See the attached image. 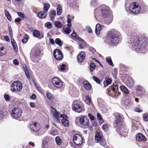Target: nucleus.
<instances>
[{"mask_svg": "<svg viewBox=\"0 0 148 148\" xmlns=\"http://www.w3.org/2000/svg\"><path fill=\"white\" fill-rule=\"evenodd\" d=\"M28 40V38L27 37V36L23 38L22 40V42L23 43H26Z\"/></svg>", "mask_w": 148, "mask_h": 148, "instance_id": "obj_58", "label": "nucleus"}, {"mask_svg": "<svg viewBox=\"0 0 148 148\" xmlns=\"http://www.w3.org/2000/svg\"><path fill=\"white\" fill-rule=\"evenodd\" d=\"M106 60L108 64L112 66H114V64L113 63L112 61L111 60V58L110 57H107L106 58Z\"/></svg>", "mask_w": 148, "mask_h": 148, "instance_id": "obj_36", "label": "nucleus"}, {"mask_svg": "<svg viewBox=\"0 0 148 148\" xmlns=\"http://www.w3.org/2000/svg\"><path fill=\"white\" fill-rule=\"evenodd\" d=\"M6 53V52L4 50V47L3 46L0 44V56L4 55Z\"/></svg>", "mask_w": 148, "mask_h": 148, "instance_id": "obj_27", "label": "nucleus"}, {"mask_svg": "<svg viewBox=\"0 0 148 148\" xmlns=\"http://www.w3.org/2000/svg\"><path fill=\"white\" fill-rule=\"evenodd\" d=\"M118 84L117 83L115 82L113 83V90L115 92L118 91Z\"/></svg>", "mask_w": 148, "mask_h": 148, "instance_id": "obj_29", "label": "nucleus"}, {"mask_svg": "<svg viewBox=\"0 0 148 148\" xmlns=\"http://www.w3.org/2000/svg\"><path fill=\"white\" fill-rule=\"evenodd\" d=\"M50 8V5L47 3H45L44 4L43 7L44 11L47 13Z\"/></svg>", "mask_w": 148, "mask_h": 148, "instance_id": "obj_32", "label": "nucleus"}, {"mask_svg": "<svg viewBox=\"0 0 148 148\" xmlns=\"http://www.w3.org/2000/svg\"><path fill=\"white\" fill-rule=\"evenodd\" d=\"M71 35L73 37L77 39L79 41L81 42L79 43V48L81 49L84 48L86 45V42L84 41L83 39L77 36L75 32L72 33Z\"/></svg>", "mask_w": 148, "mask_h": 148, "instance_id": "obj_10", "label": "nucleus"}, {"mask_svg": "<svg viewBox=\"0 0 148 148\" xmlns=\"http://www.w3.org/2000/svg\"><path fill=\"white\" fill-rule=\"evenodd\" d=\"M57 14L58 15H60L62 12V9L60 5L58 4L57 8Z\"/></svg>", "mask_w": 148, "mask_h": 148, "instance_id": "obj_30", "label": "nucleus"}, {"mask_svg": "<svg viewBox=\"0 0 148 148\" xmlns=\"http://www.w3.org/2000/svg\"><path fill=\"white\" fill-rule=\"evenodd\" d=\"M4 97L5 100L6 101H9L10 99V96L8 95L5 94L4 95Z\"/></svg>", "mask_w": 148, "mask_h": 148, "instance_id": "obj_51", "label": "nucleus"}, {"mask_svg": "<svg viewBox=\"0 0 148 148\" xmlns=\"http://www.w3.org/2000/svg\"><path fill=\"white\" fill-rule=\"evenodd\" d=\"M66 67V65L65 64H63L61 65L60 66V69L61 71H64L65 70Z\"/></svg>", "mask_w": 148, "mask_h": 148, "instance_id": "obj_60", "label": "nucleus"}, {"mask_svg": "<svg viewBox=\"0 0 148 148\" xmlns=\"http://www.w3.org/2000/svg\"><path fill=\"white\" fill-rule=\"evenodd\" d=\"M112 80L110 78L107 79L106 80V82H104L103 84L104 85V87H105L106 86L109 85L111 84L112 83Z\"/></svg>", "mask_w": 148, "mask_h": 148, "instance_id": "obj_35", "label": "nucleus"}, {"mask_svg": "<svg viewBox=\"0 0 148 148\" xmlns=\"http://www.w3.org/2000/svg\"><path fill=\"white\" fill-rule=\"evenodd\" d=\"M79 121L80 123L83 125H86L88 123V120L87 117L85 116H82L79 118Z\"/></svg>", "mask_w": 148, "mask_h": 148, "instance_id": "obj_14", "label": "nucleus"}, {"mask_svg": "<svg viewBox=\"0 0 148 148\" xmlns=\"http://www.w3.org/2000/svg\"><path fill=\"white\" fill-rule=\"evenodd\" d=\"M143 119L145 121H148V114H145L143 116Z\"/></svg>", "mask_w": 148, "mask_h": 148, "instance_id": "obj_53", "label": "nucleus"}, {"mask_svg": "<svg viewBox=\"0 0 148 148\" xmlns=\"http://www.w3.org/2000/svg\"><path fill=\"white\" fill-rule=\"evenodd\" d=\"M34 36L39 39H41L43 38L44 35L42 34H40V32L38 30L34 31L33 32Z\"/></svg>", "mask_w": 148, "mask_h": 148, "instance_id": "obj_22", "label": "nucleus"}, {"mask_svg": "<svg viewBox=\"0 0 148 148\" xmlns=\"http://www.w3.org/2000/svg\"><path fill=\"white\" fill-rule=\"evenodd\" d=\"M56 12L55 11H52L50 13L49 16L51 19H53L55 17Z\"/></svg>", "mask_w": 148, "mask_h": 148, "instance_id": "obj_33", "label": "nucleus"}, {"mask_svg": "<svg viewBox=\"0 0 148 148\" xmlns=\"http://www.w3.org/2000/svg\"><path fill=\"white\" fill-rule=\"evenodd\" d=\"M99 142L100 144L103 146H104L106 144V141L104 138L101 139V140Z\"/></svg>", "mask_w": 148, "mask_h": 148, "instance_id": "obj_40", "label": "nucleus"}, {"mask_svg": "<svg viewBox=\"0 0 148 148\" xmlns=\"http://www.w3.org/2000/svg\"><path fill=\"white\" fill-rule=\"evenodd\" d=\"M123 103L125 106H129L130 104V101L129 100L125 99Z\"/></svg>", "mask_w": 148, "mask_h": 148, "instance_id": "obj_45", "label": "nucleus"}, {"mask_svg": "<svg viewBox=\"0 0 148 148\" xmlns=\"http://www.w3.org/2000/svg\"><path fill=\"white\" fill-rule=\"evenodd\" d=\"M91 99L88 97H86V99L85 100V103L88 105H89L91 103Z\"/></svg>", "mask_w": 148, "mask_h": 148, "instance_id": "obj_44", "label": "nucleus"}, {"mask_svg": "<svg viewBox=\"0 0 148 148\" xmlns=\"http://www.w3.org/2000/svg\"><path fill=\"white\" fill-rule=\"evenodd\" d=\"M13 63L15 65H18L19 64L18 61L16 59H14L13 60Z\"/></svg>", "mask_w": 148, "mask_h": 148, "instance_id": "obj_56", "label": "nucleus"}, {"mask_svg": "<svg viewBox=\"0 0 148 148\" xmlns=\"http://www.w3.org/2000/svg\"><path fill=\"white\" fill-rule=\"evenodd\" d=\"M22 112L20 108H15L12 110L11 116L13 118L17 119L21 117Z\"/></svg>", "mask_w": 148, "mask_h": 148, "instance_id": "obj_6", "label": "nucleus"}, {"mask_svg": "<svg viewBox=\"0 0 148 148\" xmlns=\"http://www.w3.org/2000/svg\"><path fill=\"white\" fill-rule=\"evenodd\" d=\"M103 27V26L98 23L96 25L95 32L97 35H98L100 34V32L102 29Z\"/></svg>", "mask_w": 148, "mask_h": 148, "instance_id": "obj_21", "label": "nucleus"}, {"mask_svg": "<svg viewBox=\"0 0 148 148\" xmlns=\"http://www.w3.org/2000/svg\"><path fill=\"white\" fill-rule=\"evenodd\" d=\"M88 116L91 120H93L94 119V116L90 114H88Z\"/></svg>", "mask_w": 148, "mask_h": 148, "instance_id": "obj_61", "label": "nucleus"}, {"mask_svg": "<svg viewBox=\"0 0 148 148\" xmlns=\"http://www.w3.org/2000/svg\"><path fill=\"white\" fill-rule=\"evenodd\" d=\"M102 128L103 130L105 131H108V126L107 125H103L102 126Z\"/></svg>", "mask_w": 148, "mask_h": 148, "instance_id": "obj_48", "label": "nucleus"}, {"mask_svg": "<svg viewBox=\"0 0 148 148\" xmlns=\"http://www.w3.org/2000/svg\"><path fill=\"white\" fill-rule=\"evenodd\" d=\"M134 110L135 112H140L142 111L140 110V109L139 108H138L137 107L135 108H134Z\"/></svg>", "mask_w": 148, "mask_h": 148, "instance_id": "obj_59", "label": "nucleus"}, {"mask_svg": "<svg viewBox=\"0 0 148 148\" xmlns=\"http://www.w3.org/2000/svg\"><path fill=\"white\" fill-rule=\"evenodd\" d=\"M108 11V7L104 5H101L99 7L96 9L95 12V16L97 18L96 16H97L98 13L100 14L101 13L103 16H106Z\"/></svg>", "mask_w": 148, "mask_h": 148, "instance_id": "obj_3", "label": "nucleus"}, {"mask_svg": "<svg viewBox=\"0 0 148 148\" xmlns=\"http://www.w3.org/2000/svg\"><path fill=\"white\" fill-rule=\"evenodd\" d=\"M84 86L85 88L88 90H90L91 88V84L87 81H85L84 82Z\"/></svg>", "mask_w": 148, "mask_h": 148, "instance_id": "obj_26", "label": "nucleus"}, {"mask_svg": "<svg viewBox=\"0 0 148 148\" xmlns=\"http://www.w3.org/2000/svg\"><path fill=\"white\" fill-rule=\"evenodd\" d=\"M47 98L50 100L52 99L53 98L51 95L50 93H47Z\"/></svg>", "mask_w": 148, "mask_h": 148, "instance_id": "obj_50", "label": "nucleus"}, {"mask_svg": "<svg viewBox=\"0 0 148 148\" xmlns=\"http://www.w3.org/2000/svg\"><path fill=\"white\" fill-rule=\"evenodd\" d=\"M109 40L112 43H118L119 41L118 35L113 31H109L108 34Z\"/></svg>", "mask_w": 148, "mask_h": 148, "instance_id": "obj_4", "label": "nucleus"}, {"mask_svg": "<svg viewBox=\"0 0 148 148\" xmlns=\"http://www.w3.org/2000/svg\"><path fill=\"white\" fill-rule=\"evenodd\" d=\"M111 18L109 19L108 18H107L106 20V22L108 24L110 23L112 21V16H110Z\"/></svg>", "mask_w": 148, "mask_h": 148, "instance_id": "obj_49", "label": "nucleus"}, {"mask_svg": "<svg viewBox=\"0 0 148 148\" xmlns=\"http://www.w3.org/2000/svg\"><path fill=\"white\" fill-rule=\"evenodd\" d=\"M47 15V13L44 11L40 12L37 14V16L40 18H45Z\"/></svg>", "mask_w": 148, "mask_h": 148, "instance_id": "obj_25", "label": "nucleus"}, {"mask_svg": "<svg viewBox=\"0 0 148 148\" xmlns=\"http://www.w3.org/2000/svg\"><path fill=\"white\" fill-rule=\"evenodd\" d=\"M45 27L48 29H50L52 28L53 25L52 23L50 22H47L45 24Z\"/></svg>", "mask_w": 148, "mask_h": 148, "instance_id": "obj_37", "label": "nucleus"}, {"mask_svg": "<svg viewBox=\"0 0 148 148\" xmlns=\"http://www.w3.org/2000/svg\"><path fill=\"white\" fill-rule=\"evenodd\" d=\"M60 118H62L61 122L62 124L65 126H69V122L67 119V116L64 114L61 115Z\"/></svg>", "mask_w": 148, "mask_h": 148, "instance_id": "obj_15", "label": "nucleus"}, {"mask_svg": "<svg viewBox=\"0 0 148 148\" xmlns=\"http://www.w3.org/2000/svg\"><path fill=\"white\" fill-rule=\"evenodd\" d=\"M90 67L91 71H92L95 68V65L94 63H92L90 64Z\"/></svg>", "mask_w": 148, "mask_h": 148, "instance_id": "obj_43", "label": "nucleus"}, {"mask_svg": "<svg viewBox=\"0 0 148 148\" xmlns=\"http://www.w3.org/2000/svg\"><path fill=\"white\" fill-rule=\"evenodd\" d=\"M4 114L3 112L0 110V119H2L4 117Z\"/></svg>", "mask_w": 148, "mask_h": 148, "instance_id": "obj_55", "label": "nucleus"}, {"mask_svg": "<svg viewBox=\"0 0 148 148\" xmlns=\"http://www.w3.org/2000/svg\"><path fill=\"white\" fill-rule=\"evenodd\" d=\"M73 140L74 143L77 146L81 145L83 142L82 136L78 134L74 135L73 137Z\"/></svg>", "mask_w": 148, "mask_h": 148, "instance_id": "obj_8", "label": "nucleus"}, {"mask_svg": "<svg viewBox=\"0 0 148 148\" xmlns=\"http://www.w3.org/2000/svg\"><path fill=\"white\" fill-rule=\"evenodd\" d=\"M40 51L38 49H36L34 51H32L30 55V58L32 61L34 62L38 61L39 59L38 58L39 56Z\"/></svg>", "mask_w": 148, "mask_h": 148, "instance_id": "obj_7", "label": "nucleus"}, {"mask_svg": "<svg viewBox=\"0 0 148 148\" xmlns=\"http://www.w3.org/2000/svg\"><path fill=\"white\" fill-rule=\"evenodd\" d=\"M114 116L115 117V121L114 124V126L116 127H118L116 125H118L119 124L120 125V123L122 120V118L121 117L120 114L119 113H116L115 114Z\"/></svg>", "mask_w": 148, "mask_h": 148, "instance_id": "obj_13", "label": "nucleus"}, {"mask_svg": "<svg viewBox=\"0 0 148 148\" xmlns=\"http://www.w3.org/2000/svg\"><path fill=\"white\" fill-rule=\"evenodd\" d=\"M103 138L101 136L99 133L97 132L95 136V141L96 143H98Z\"/></svg>", "mask_w": 148, "mask_h": 148, "instance_id": "obj_24", "label": "nucleus"}, {"mask_svg": "<svg viewBox=\"0 0 148 148\" xmlns=\"http://www.w3.org/2000/svg\"><path fill=\"white\" fill-rule=\"evenodd\" d=\"M130 42L132 43V47L136 51L137 49H144V41L145 40L141 39L137 37L133 36L131 37L130 39Z\"/></svg>", "mask_w": 148, "mask_h": 148, "instance_id": "obj_1", "label": "nucleus"}, {"mask_svg": "<svg viewBox=\"0 0 148 148\" xmlns=\"http://www.w3.org/2000/svg\"><path fill=\"white\" fill-rule=\"evenodd\" d=\"M51 112L54 117H55L58 121H59V112L53 107H51Z\"/></svg>", "mask_w": 148, "mask_h": 148, "instance_id": "obj_19", "label": "nucleus"}, {"mask_svg": "<svg viewBox=\"0 0 148 148\" xmlns=\"http://www.w3.org/2000/svg\"><path fill=\"white\" fill-rule=\"evenodd\" d=\"M53 54L54 58L57 60H61L63 58L62 54L60 49L54 50L53 51Z\"/></svg>", "mask_w": 148, "mask_h": 148, "instance_id": "obj_11", "label": "nucleus"}, {"mask_svg": "<svg viewBox=\"0 0 148 148\" xmlns=\"http://www.w3.org/2000/svg\"><path fill=\"white\" fill-rule=\"evenodd\" d=\"M129 84L130 85V87L133 86L134 84V83L132 80H131L129 82H128V84Z\"/></svg>", "mask_w": 148, "mask_h": 148, "instance_id": "obj_62", "label": "nucleus"}, {"mask_svg": "<svg viewBox=\"0 0 148 148\" xmlns=\"http://www.w3.org/2000/svg\"><path fill=\"white\" fill-rule=\"evenodd\" d=\"M120 88L121 90L125 93L127 94L129 93V91L127 88L124 86H120Z\"/></svg>", "mask_w": 148, "mask_h": 148, "instance_id": "obj_28", "label": "nucleus"}, {"mask_svg": "<svg viewBox=\"0 0 148 148\" xmlns=\"http://www.w3.org/2000/svg\"><path fill=\"white\" fill-rule=\"evenodd\" d=\"M120 134L121 135L123 136L124 137L127 136V130L125 129L123 126H121V128H118Z\"/></svg>", "mask_w": 148, "mask_h": 148, "instance_id": "obj_18", "label": "nucleus"}, {"mask_svg": "<svg viewBox=\"0 0 148 148\" xmlns=\"http://www.w3.org/2000/svg\"><path fill=\"white\" fill-rule=\"evenodd\" d=\"M5 13L8 19L10 21L12 20V17L9 13L7 10H5Z\"/></svg>", "mask_w": 148, "mask_h": 148, "instance_id": "obj_38", "label": "nucleus"}, {"mask_svg": "<svg viewBox=\"0 0 148 148\" xmlns=\"http://www.w3.org/2000/svg\"><path fill=\"white\" fill-rule=\"evenodd\" d=\"M67 23L69 24L68 25V26L69 27H70L71 25V20L69 18H68L67 19Z\"/></svg>", "mask_w": 148, "mask_h": 148, "instance_id": "obj_57", "label": "nucleus"}, {"mask_svg": "<svg viewBox=\"0 0 148 148\" xmlns=\"http://www.w3.org/2000/svg\"><path fill=\"white\" fill-rule=\"evenodd\" d=\"M145 136L142 133H139L136 136V140L140 142L143 140L144 139Z\"/></svg>", "mask_w": 148, "mask_h": 148, "instance_id": "obj_23", "label": "nucleus"}, {"mask_svg": "<svg viewBox=\"0 0 148 148\" xmlns=\"http://www.w3.org/2000/svg\"><path fill=\"white\" fill-rule=\"evenodd\" d=\"M92 79L94 81H95L97 84H99L100 83V80L97 77L93 76L92 77Z\"/></svg>", "mask_w": 148, "mask_h": 148, "instance_id": "obj_46", "label": "nucleus"}, {"mask_svg": "<svg viewBox=\"0 0 148 148\" xmlns=\"http://www.w3.org/2000/svg\"><path fill=\"white\" fill-rule=\"evenodd\" d=\"M129 11L135 14L138 13L141 10L139 5L136 3H132L130 4L129 7Z\"/></svg>", "mask_w": 148, "mask_h": 148, "instance_id": "obj_5", "label": "nucleus"}, {"mask_svg": "<svg viewBox=\"0 0 148 148\" xmlns=\"http://www.w3.org/2000/svg\"><path fill=\"white\" fill-rule=\"evenodd\" d=\"M55 27L58 28H60L62 26V24L60 22L56 21L55 22Z\"/></svg>", "mask_w": 148, "mask_h": 148, "instance_id": "obj_34", "label": "nucleus"}, {"mask_svg": "<svg viewBox=\"0 0 148 148\" xmlns=\"http://www.w3.org/2000/svg\"><path fill=\"white\" fill-rule=\"evenodd\" d=\"M72 108L74 110L79 113L81 112L82 110V108L81 106L77 103L74 104Z\"/></svg>", "mask_w": 148, "mask_h": 148, "instance_id": "obj_17", "label": "nucleus"}, {"mask_svg": "<svg viewBox=\"0 0 148 148\" xmlns=\"http://www.w3.org/2000/svg\"><path fill=\"white\" fill-rule=\"evenodd\" d=\"M24 71L27 79L29 81L30 83H31V81H32L35 87H38V84L36 83V81L34 79L30 78L29 74L27 70L24 69Z\"/></svg>", "mask_w": 148, "mask_h": 148, "instance_id": "obj_12", "label": "nucleus"}, {"mask_svg": "<svg viewBox=\"0 0 148 148\" xmlns=\"http://www.w3.org/2000/svg\"><path fill=\"white\" fill-rule=\"evenodd\" d=\"M55 42L58 45L60 46H62L63 42L61 40L58 38H57L55 40Z\"/></svg>", "mask_w": 148, "mask_h": 148, "instance_id": "obj_39", "label": "nucleus"}, {"mask_svg": "<svg viewBox=\"0 0 148 148\" xmlns=\"http://www.w3.org/2000/svg\"><path fill=\"white\" fill-rule=\"evenodd\" d=\"M31 129L33 131L38 132L40 129V126L39 124L35 122L30 125Z\"/></svg>", "mask_w": 148, "mask_h": 148, "instance_id": "obj_16", "label": "nucleus"}, {"mask_svg": "<svg viewBox=\"0 0 148 148\" xmlns=\"http://www.w3.org/2000/svg\"><path fill=\"white\" fill-rule=\"evenodd\" d=\"M17 14L19 16L21 17L22 18H24L25 17V15L23 14H22L21 12H17Z\"/></svg>", "mask_w": 148, "mask_h": 148, "instance_id": "obj_54", "label": "nucleus"}, {"mask_svg": "<svg viewBox=\"0 0 148 148\" xmlns=\"http://www.w3.org/2000/svg\"><path fill=\"white\" fill-rule=\"evenodd\" d=\"M86 29L88 33H92L93 32L90 27L88 25L86 27Z\"/></svg>", "mask_w": 148, "mask_h": 148, "instance_id": "obj_41", "label": "nucleus"}, {"mask_svg": "<svg viewBox=\"0 0 148 148\" xmlns=\"http://www.w3.org/2000/svg\"><path fill=\"white\" fill-rule=\"evenodd\" d=\"M11 90L12 92H19L23 88L22 83L19 81H15L11 85Z\"/></svg>", "mask_w": 148, "mask_h": 148, "instance_id": "obj_2", "label": "nucleus"}, {"mask_svg": "<svg viewBox=\"0 0 148 148\" xmlns=\"http://www.w3.org/2000/svg\"><path fill=\"white\" fill-rule=\"evenodd\" d=\"M51 134L52 135L55 136L58 135V132L57 130H55L52 131Z\"/></svg>", "mask_w": 148, "mask_h": 148, "instance_id": "obj_52", "label": "nucleus"}, {"mask_svg": "<svg viewBox=\"0 0 148 148\" xmlns=\"http://www.w3.org/2000/svg\"><path fill=\"white\" fill-rule=\"evenodd\" d=\"M71 30L69 27H66L64 30V33L66 34H69L71 32Z\"/></svg>", "mask_w": 148, "mask_h": 148, "instance_id": "obj_42", "label": "nucleus"}, {"mask_svg": "<svg viewBox=\"0 0 148 148\" xmlns=\"http://www.w3.org/2000/svg\"><path fill=\"white\" fill-rule=\"evenodd\" d=\"M11 43L13 47L16 45V42L14 39H12L11 40Z\"/></svg>", "mask_w": 148, "mask_h": 148, "instance_id": "obj_64", "label": "nucleus"}, {"mask_svg": "<svg viewBox=\"0 0 148 148\" xmlns=\"http://www.w3.org/2000/svg\"><path fill=\"white\" fill-rule=\"evenodd\" d=\"M97 4V0H92L91 2V5L92 6H95Z\"/></svg>", "mask_w": 148, "mask_h": 148, "instance_id": "obj_47", "label": "nucleus"}, {"mask_svg": "<svg viewBox=\"0 0 148 148\" xmlns=\"http://www.w3.org/2000/svg\"><path fill=\"white\" fill-rule=\"evenodd\" d=\"M52 83L53 85L57 88H60L63 85L62 81L58 77H54L52 80Z\"/></svg>", "mask_w": 148, "mask_h": 148, "instance_id": "obj_9", "label": "nucleus"}, {"mask_svg": "<svg viewBox=\"0 0 148 148\" xmlns=\"http://www.w3.org/2000/svg\"><path fill=\"white\" fill-rule=\"evenodd\" d=\"M55 140L57 144L58 145H60L62 143V140L58 136L56 137L55 138Z\"/></svg>", "mask_w": 148, "mask_h": 148, "instance_id": "obj_31", "label": "nucleus"}, {"mask_svg": "<svg viewBox=\"0 0 148 148\" xmlns=\"http://www.w3.org/2000/svg\"><path fill=\"white\" fill-rule=\"evenodd\" d=\"M97 119L99 120H102V117L101 116L100 114L98 113L97 114Z\"/></svg>", "mask_w": 148, "mask_h": 148, "instance_id": "obj_63", "label": "nucleus"}, {"mask_svg": "<svg viewBox=\"0 0 148 148\" xmlns=\"http://www.w3.org/2000/svg\"><path fill=\"white\" fill-rule=\"evenodd\" d=\"M86 54L84 51L81 52L77 56V58L79 62H82L85 59Z\"/></svg>", "mask_w": 148, "mask_h": 148, "instance_id": "obj_20", "label": "nucleus"}]
</instances>
